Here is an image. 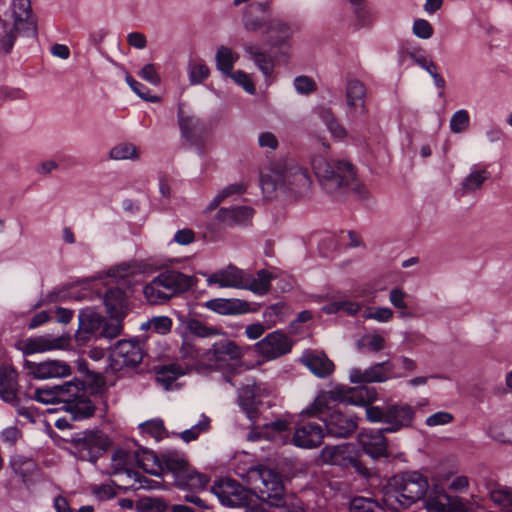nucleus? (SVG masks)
Segmentation results:
<instances>
[{"mask_svg": "<svg viewBox=\"0 0 512 512\" xmlns=\"http://www.w3.org/2000/svg\"><path fill=\"white\" fill-rule=\"evenodd\" d=\"M300 361L319 378L328 377L335 368L334 363L323 352L305 353Z\"/></svg>", "mask_w": 512, "mask_h": 512, "instance_id": "obj_24", "label": "nucleus"}, {"mask_svg": "<svg viewBox=\"0 0 512 512\" xmlns=\"http://www.w3.org/2000/svg\"><path fill=\"white\" fill-rule=\"evenodd\" d=\"M274 276L267 270L261 269L256 277L245 273V285L243 289H248L255 294L265 295L271 288V280Z\"/></svg>", "mask_w": 512, "mask_h": 512, "instance_id": "obj_38", "label": "nucleus"}, {"mask_svg": "<svg viewBox=\"0 0 512 512\" xmlns=\"http://www.w3.org/2000/svg\"><path fill=\"white\" fill-rule=\"evenodd\" d=\"M143 432L159 441L164 437L165 427L162 420H150L140 425Z\"/></svg>", "mask_w": 512, "mask_h": 512, "instance_id": "obj_59", "label": "nucleus"}, {"mask_svg": "<svg viewBox=\"0 0 512 512\" xmlns=\"http://www.w3.org/2000/svg\"><path fill=\"white\" fill-rule=\"evenodd\" d=\"M17 373L13 368L0 369V397L7 403H14L17 398Z\"/></svg>", "mask_w": 512, "mask_h": 512, "instance_id": "obj_35", "label": "nucleus"}, {"mask_svg": "<svg viewBox=\"0 0 512 512\" xmlns=\"http://www.w3.org/2000/svg\"><path fill=\"white\" fill-rule=\"evenodd\" d=\"M248 478L261 500L268 501L276 507H282L285 504L284 486L279 473L271 468L258 466L249 470Z\"/></svg>", "mask_w": 512, "mask_h": 512, "instance_id": "obj_6", "label": "nucleus"}, {"mask_svg": "<svg viewBox=\"0 0 512 512\" xmlns=\"http://www.w3.org/2000/svg\"><path fill=\"white\" fill-rule=\"evenodd\" d=\"M270 10L271 5L268 1L249 4L244 9L241 18L244 30L249 33L262 32L265 34L271 19L267 18L266 14H269Z\"/></svg>", "mask_w": 512, "mask_h": 512, "instance_id": "obj_11", "label": "nucleus"}, {"mask_svg": "<svg viewBox=\"0 0 512 512\" xmlns=\"http://www.w3.org/2000/svg\"><path fill=\"white\" fill-rule=\"evenodd\" d=\"M346 115L351 120H357L367 113L366 87L357 80H349L346 86Z\"/></svg>", "mask_w": 512, "mask_h": 512, "instance_id": "obj_13", "label": "nucleus"}, {"mask_svg": "<svg viewBox=\"0 0 512 512\" xmlns=\"http://www.w3.org/2000/svg\"><path fill=\"white\" fill-rule=\"evenodd\" d=\"M177 118L182 136L190 143H196L204 132L203 122L194 115H186L181 105L178 107Z\"/></svg>", "mask_w": 512, "mask_h": 512, "instance_id": "obj_25", "label": "nucleus"}, {"mask_svg": "<svg viewBox=\"0 0 512 512\" xmlns=\"http://www.w3.org/2000/svg\"><path fill=\"white\" fill-rule=\"evenodd\" d=\"M266 394V388L254 381L247 383L238 391L239 405L246 411L248 417L252 420L256 417L255 404L258 398Z\"/></svg>", "mask_w": 512, "mask_h": 512, "instance_id": "obj_23", "label": "nucleus"}, {"mask_svg": "<svg viewBox=\"0 0 512 512\" xmlns=\"http://www.w3.org/2000/svg\"><path fill=\"white\" fill-rule=\"evenodd\" d=\"M253 214L254 210L248 206L221 208L216 219L226 226L245 225L252 219Z\"/></svg>", "mask_w": 512, "mask_h": 512, "instance_id": "obj_29", "label": "nucleus"}, {"mask_svg": "<svg viewBox=\"0 0 512 512\" xmlns=\"http://www.w3.org/2000/svg\"><path fill=\"white\" fill-rule=\"evenodd\" d=\"M354 394L359 398V403L366 406L367 420L372 423L385 424L386 433H394L412 427L416 411L409 404L393 403L383 407L367 405L377 399V392L366 386L356 389Z\"/></svg>", "mask_w": 512, "mask_h": 512, "instance_id": "obj_4", "label": "nucleus"}, {"mask_svg": "<svg viewBox=\"0 0 512 512\" xmlns=\"http://www.w3.org/2000/svg\"><path fill=\"white\" fill-rule=\"evenodd\" d=\"M209 480L206 474L199 473L191 466H188V468L177 476L174 483L179 489L199 492L206 488Z\"/></svg>", "mask_w": 512, "mask_h": 512, "instance_id": "obj_26", "label": "nucleus"}, {"mask_svg": "<svg viewBox=\"0 0 512 512\" xmlns=\"http://www.w3.org/2000/svg\"><path fill=\"white\" fill-rule=\"evenodd\" d=\"M69 344L68 337L50 338L48 336H40L28 339L23 347L24 354H33L54 349H62Z\"/></svg>", "mask_w": 512, "mask_h": 512, "instance_id": "obj_28", "label": "nucleus"}, {"mask_svg": "<svg viewBox=\"0 0 512 512\" xmlns=\"http://www.w3.org/2000/svg\"><path fill=\"white\" fill-rule=\"evenodd\" d=\"M13 15L16 29H24L25 25L34 29V23L30 20V0H13Z\"/></svg>", "mask_w": 512, "mask_h": 512, "instance_id": "obj_41", "label": "nucleus"}, {"mask_svg": "<svg viewBox=\"0 0 512 512\" xmlns=\"http://www.w3.org/2000/svg\"><path fill=\"white\" fill-rule=\"evenodd\" d=\"M107 312L111 318H124L128 310V299L125 292L119 288L109 289L104 298Z\"/></svg>", "mask_w": 512, "mask_h": 512, "instance_id": "obj_33", "label": "nucleus"}, {"mask_svg": "<svg viewBox=\"0 0 512 512\" xmlns=\"http://www.w3.org/2000/svg\"><path fill=\"white\" fill-rule=\"evenodd\" d=\"M195 284V278L179 271L167 270L148 283L143 293L152 305L163 304L173 296L189 290Z\"/></svg>", "mask_w": 512, "mask_h": 512, "instance_id": "obj_5", "label": "nucleus"}, {"mask_svg": "<svg viewBox=\"0 0 512 512\" xmlns=\"http://www.w3.org/2000/svg\"><path fill=\"white\" fill-rule=\"evenodd\" d=\"M261 188L266 198L274 197L277 190L291 191L303 196L311 187V178L306 169L292 159H280L270 164L261 175Z\"/></svg>", "mask_w": 512, "mask_h": 512, "instance_id": "obj_3", "label": "nucleus"}, {"mask_svg": "<svg viewBox=\"0 0 512 512\" xmlns=\"http://www.w3.org/2000/svg\"><path fill=\"white\" fill-rule=\"evenodd\" d=\"M393 311L388 307H366L362 313V317L367 320H374L379 323L389 322L393 318Z\"/></svg>", "mask_w": 512, "mask_h": 512, "instance_id": "obj_48", "label": "nucleus"}, {"mask_svg": "<svg viewBox=\"0 0 512 512\" xmlns=\"http://www.w3.org/2000/svg\"><path fill=\"white\" fill-rule=\"evenodd\" d=\"M134 457L138 466L145 472L157 476L164 473L162 457L159 458L154 452L149 450H138L134 453Z\"/></svg>", "mask_w": 512, "mask_h": 512, "instance_id": "obj_37", "label": "nucleus"}, {"mask_svg": "<svg viewBox=\"0 0 512 512\" xmlns=\"http://www.w3.org/2000/svg\"><path fill=\"white\" fill-rule=\"evenodd\" d=\"M209 480L206 474L199 473L191 466H188V468L177 476L174 483L179 489L199 492L206 488Z\"/></svg>", "mask_w": 512, "mask_h": 512, "instance_id": "obj_27", "label": "nucleus"}, {"mask_svg": "<svg viewBox=\"0 0 512 512\" xmlns=\"http://www.w3.org/2000/svg\"><path fill=\"white\" fill-rule=\"evenodd\" d=\"M127 454L122 450H118L112 457V469L113 474H126L129 479H133L134 483L130 485L134 490L138 489H157L160 487V483L154 480H150L140 473L130 470L126 467Z\"/></svg>", "mask_w": 512, "mask_h": 512, "instance_id": "obj_16", "label": "nucleus"}, {"mask_svg": "<svg viewBox=\"0 0 512 512\" xmlns=\"http://www.w3.org/2000/svg\"><path fill=\"white\" fill-rule=\"evenodd\" d=\"M422 499L427 512H466L459 497L449 496L439 486L429 490L427 477L418 471L393 476L384 493V504L391 510L408 508Z\"/></svg>", "mask_w": 512, "mask_h": 512, "instance_id": "obj_1", "label": "nucleus"}, {"mask_svg": "<svg viewBox=\"0 0 512 512\" xmlns=\"http://www.w3.org/2000/svg\"><path fill=\"white\" fill-rule=\"evenodd\" d=\"M238 58L239 55L234 53L232 49L221 46L216 52V66L226 76L230 75Z\"/></svg>", "mask_w": 512, "mask_h": 512, "instance_id": "obj_44", "label": "nucleus"}, {"mask_svg": "<svg viewBox=\"0 0 512 512\" xmlns=\"http://www.w3.org/2000/svg\"><path fill=\"white\" fill-rule=\"evenodd\" d=\"M179 353L187 368L207 369L206 350H199L191 340L183 341Z\"/></svg>", "mask_w": 512, "mask_h": 512, "instance_id": "obj_32", "label": "nucleus"}, {"mask_svg": "<svg viewBox=\"0 0 512 512\" xmlns=\"http://www.w3.org/2000/svg\"><path fill=\"white\" fill-rule=\"evenodd\" d=\"M109 156L114 160H136L139 158L136 146L131 143H120L114 146L110 150Z\"/></svg>", "mask_w": 512, "mask_h": 512, "instance_id": "obj_47", "label": "nucleus"}, {"mask_svg": "<svg viewBox=\"0 0 512 512\" xmlns=\"http://www.w3.org/2000/svg\"><path fill=\"white\" fill-rule=\"evenodd\" d=\"M242 355V349L235 342L227 339L220 340L206 350L207 369L229 360H238Z\"/></svg>", "mask_w": 512, "mask_h": 512, "instance_id": "obj_15", "label": "nucleus"}, {"mask_svg": "<svg viewBox=\"0 0 512 512\" xmlns=\"http://www.w3.org/2000/svg\"><path fill=\"white\" fill-rule=\"evenodd\" d=\"M166 502L157 497H146L140 500L138 508L141 512H164L167 509Z\"/></svg>", "mask_w": 512, "mask_h": 512, "instance_id": "obj_54", "label": "nucleus"}, {"mask_svg": "<svg viewBox=\"0 0 512 512\" xmlns=\"http://www.w3.org/2000/svg\"><path fill=\"white\" fill-rule=\"evenodd\" d=\"M346 451L345 445L326 446L322 449L321 456L327 463L338 464Z\"/></svg>", "mask_w": 512, "mask_h": 512, "instance_id": "obj_56", "label": "nucleus"}, {"mask_svg": "<svg viewBox=\"0 0 512 512\" xmlns=\"http://www.w3.org/2000/svg\"><path fill=\"white\" fill-rule=\"evenodd\" d=\"M147 326L159 334H166L171 330L172 320L167 316L153 317Z\"/></svg>", "mask_w": 512, "mask_h": 512, "instance_id": "obj_60", "label": "nucleus"}, {"mask_svg": "<svg viewBox=\"0 0 512 512\" xmlns=\"http://www.w3.org/2000/svg\"><path fill=\"white\" fill-rule=\"evenodd\" d=\"M209 427L210 419L203 415L196 425L181 432L180 437L184 442L189 443L196 440L202 432L208 431Z\"/></svg>", "mask_w": 512, "mask_h": 512, "instance_id": "obj_51", "label": "nucleus"}, {"mask_svg": "<svg viewBox=\"0 0 512 512\" xmlns=\"http://www.w3.org/2000/svg\"><path fill=\"white\" fill-rule=\"evenodd\" d=\"M212 492L223 505L228 507L248 506L252 497L250 490L236 480L228 478L215 483Z\"/></svg>", "mask_w": 512, "mask_h": 512, "instance_id": "obj_10", "label": "nucleus"}, {"mask_svg": "<svg viewBox=\"0 0 512 512\" xmlns=\"http://www.w3.org/2000/svg\"><path fill=\"white\" fill-rule=\"evenodd\" d=\"M324 436L322 425L316 422H307L296 428L293 443L301 448H315L322 443Z\"/></svg>", "mask_w": 512, "mask_h": 512, "instance_id": "obj_20", "label": "nucleus"}, {"mask_svg": "<svg viewBox=\"0 0 512 512\" xmlns=\"http://www.w3.org/2000/svg\"><path fill=\"white\" fill-rule=\"evenodd\" d=\"M123 318H111L109 322H106L102 325L101 335L105 338H115L120 335L122 331V323L121 320Z\"/></svg>", "mask_w": 512, "mask_h": 512, "instance_id": "obj_61", "label": "nucleus"}, {"mask_svg": "<svg viewBox=\"0 0 512 512\" xmlns=\"http://www.w3.org/2000/svg\"><path fill=\"white\" fill-rule=\"evenodd\" d=\"M243 49L248 58L253 60L258 69L266 76H270L274 69V60L259 44L245 43Z\"/></svg>", "mask_w": 512, "mask_h": 512, "instance_id": "obj_31", "label": "nucleus"}, {"mask_svg": "<svg viewBox=\"0 0 512 512\" xmlns=\"http://www.w3.org/2000/svg\"><path fill=\"white\" fill-rule=\"evenodd\" d=\"M143 345L138 340H119L110 350L111 367L119 371L124 367H135L143 359Z\"/></svg>", "mask_w": 512, "mask_h": 512, "instance_id": "obj_9", "label": "nucleus"}, {"mask_svg": "<svg viewBox=\"0 0 512 512\" xmlns=\"http://www.w3.org/2000/svg\"><path fill=\"white\" fill-rule=\"evenodd\" d=\"M405 298H406V293L399 288H394L389 293L390 303L395 308L400 310L399 316L401 318L413 317V314L407 310L408 306L405 301Z\"/></svg>", "mask_w": 512, "mask_h": 512, "instance_id": "obj_50", "label": "nucleus"}, {"mask_svg": "<svg viewBox=\"0 0 512 512\" xmlns=\"http://www.w3.org/2000/svg\"><path fill=\"white\" fill-rule=\"evenodd\" d=\"M58 402L65 404L66 411L77 420L90 417L95 407L87 394L86 385L79 379L57 385Z\"/></svg>", "mask_w": 512, "mask_h": 512, "instance_id": "obj_7", "label": "nucleus"}, {"mask_svg": "<svg viewBox=\"0 0 512 512\" xmlns=\"http://www.w3.org/2000/svg\"><path fill=\"white\" fill-rule=\"evenodd\" d=\"M139 76L154 86H158L161 82L160 75L158 74L154 64L145 65L141 69Z\"/></svg>", "mask_w": 512, "mask_h": 512, "instance_id": "obj_63", "label": "nucleus"}, {"mask_svg": "<svg viewBox=\"0 0 512 512\" xmlns=\"http://www.w3.org/2000/svg\"><path fill=\"white\" fill-rule=\"evenodd\" d=\"M209 286L217 284L222 288H244L245 272L236 266L229 265L207 277Z\"/></svg>", "mask_w": 512, "mask_h": 512, "instance_id": "obj_21", "label": "nucleus"}, {"mask_svg": "<svg viewBox=\"0 0 512 512\" xmlns=\"http://www.w3.org/2000/svg\"><path fill=\"white\" fill-rule=\"evenodd\" d=\"M11 467L13 471L22 478L24 483L29 482L32 476L37 472L36 462L24 456H14L11 459Z\"/></svg>", "mask_w": 512, "mask_h": 512, "instance_id": "obj_40", "label": "nucleus"}, {"mask_svg": "<svg viewBox=\"0 0 512 512\" xmlns=\"http://www.w3.org/2000/svg\"><path fill=\"white\" fill-rule=\"evenodd\" d=\"M489 497L495 505L511 512L512 488L496 484L489 489Z\"/></svg>", "mask_w": 512, "mask_h": 512, "instance_id": "obj_43", "label": "nucleus"}, {"mask_svg": "<svg viewBox=\"0 0 512 512\" xmlns=\"http://www.w3.org/2000/svg\"><path fill=\"white\" fill-rule=\"evenodd\" d=\"M490 178V172L487 167L474 165L470 173L461 182L462 194H470L480 190L485 181Z\"/></svg>", "mask_w": 512, "mask_h": 512, "instance_id": "obj_36", "label": "nucleus"}, {"mask_svg": "<svg viewBox=\"0 0 512 512\" xmlns=\"http://www.w3.org/2000/svg\"><path fill=\"white\" fill-rule=\"evenodd\" d=\"M469 122L468 112L464 109L458 110L450 119V129L454 133H462L468 128Z\"/></svg>", "mask_w": 512, "mask_h": 512, "instance_id": "obj_55", "label": "nucleus"}, {"mask_svg": "<svg viewBox=\"0 0 512 512\" xmlns=\"http://www.w3.org/2000/svg\"><path fill=\"white\" fill-rule=\"evenodd\" d=\"M356 345L361 351L379 352L385 348V339L379 334L365 335Z\"/></svg>", "mask_w": 512, "mask_h": 512, "instance_id": "obj_49", "label": "nucleus"}, {"mask_svg": "<svg viewBox=\"0 0 512 512\" xmlns=\"http://www.w3.org/2000/svg\"><path fill=\"white\" fill-rule=\"evenodd\" d=\"M162 466L164 472H170L176 480L177 476L188 468L189 464L183 455L177 452H168L162 455Z\"/></svg>", "mask_w": 512, "mask_h": 512, "instance_id": "obj_42", "label": "nucleus"}, {"mask_svg": "<svg viewBox=\"0 0 512 512\" xmlns=\"http://www.w3.org/2000/svg\"><path fill=\"white\" fill-rule=\"evenodd\" d=\"M185 373V369L180 364L172 363L160 366L156 370V379L165 389H169L170 386Z\"/></svg>", "mask_w": 512, "mask_h": 512, "instance_id": "obj_39", "label": "nucleus"}, {"mask_svg": "<svg viewBox=\"0 0 512 512\" xmlns=\"http://www.w3.org/2000/svg\"><path fill=\"white\" fill-rule=\"evenodd\" d=\"M311 165L322 188L333 196L348 192L365 198L368 190L356 177L353 165L345 160L327 161L322 156H314Z\"/></svg>", "mask_w": 512, "mask_h": 512, "instance_id": "obj_2", "label": "nucleus"}, {"mask_svg": "<svg viewBox=\"0 0 512 512\" xmlns=\"http://www.w3.org/2000/svg\"><path fill=\"white\" fill-rule=\"evenodd\" d=\"M209 68L203 61H194L189 64V81L196 85L202 83L209 76Z\"/></svg>", "mask_w": 512, "mask_h": 512, "instance_id": "obj_52", "label": "nucleus"}, {"mask_svg": "<svg viewBox=\"0 0 512 512\" xmlns=\"http://www.w3.org/2000/svg\"><path fill=\"white\" fill-rule=\"evenodd\" d=\"M349 512H385V509L372 498L356 496L350 501Z\"/></svg>", "mask_w": 512, "mask_h": 512, "instance_id": "obj_45", "label": "nucleus"}, {"mask_svg": "<svg viewBox=\"0 0 512 512\" xmlns=\"http://www.w3.org/2000/svg\"><path fill=\"white\" fill-rule=\"evenodd\" d=\"M57 385L52 387L37 388L34 392L33 398L38 402L50 404L58 402Z\"/></svg>", "mask_w": 512, "mask_h": 512, "instance_id": "obj_58", "label": "nucleus"}, {"mask_svg": "<svg viewBox=\"0 0 512 512\" xmlns=\"http://www.w3.org/2000/svg\"><path fill=\"white\" fill-rule=\"evenodd\" d=\"M393 370V364L390 361L376 363L368 369L361 370L353 368L349 372L351 383H381L388 379L387 374Z\"/></svg>", "mask_w": 512, "mask_h": 512, "instance_id": "obj_18", "label": "nucleus"}, {"mask_svg": "<svg viewBox=\"0 0 512 512\" xmlns=\"http://www.w3.org/2000/svg\"><path fill=\"white\" fill-rule=\"evenodd\" d=\"M130 88L143 100L148 102H158L159 97L150 94V90L146 88L142 83L136 81L131 75H126L125 78Z\"/></svg>", "mask_w": 512, "mask_h": 512, "instance_id": "obj_53", "label": "nucleus"}, {"mask_svg": "<svg viewBox=\"0 0 512 512\" xmlns=\"http://www.w3.org/2000/svg\"><path fill=\"white\" fill-rule=\"evenodd\" d=\"M205 307L221 315H238L249 310V304L240 299L215 298L207 301Z\"/></svg>", "mask_w": 512, "mask_h": 512, "instance_id": "obj_30", "label": "nucleus"}, {"mask_svg": "<svg viewBox=\"0 0 512 512\" xmlns=\"http://www.w3.org/2000/svg\"><path fill=\"white\" fill-rule=\"evenodd\" d=\"M70 444L74 454L83 461L96 462L110 445L105 433L100 430H86L75 433Z\"/></svg>", "mask_w": 512, "mask_h": 512, "instance_id": "obj_8", "label": "nucleus"}, {"mask_svg": "<svg viewBox=\"0 0 512 512\" xmlns=\"http://www.w3.org/2000/svg\"><path fill=\"white\" fill-rule=\"evenodd\" d=\"M265 35H267V44L269 46L281 48L287 45L293 37V29L288 22L280 18H271Z\"/></svg>", "mask_w": 512, "mask_h": 512, "instance_id": "obj_22", "label": "nucleus"}, {"mask_svg": "<svg viewBox=\"0 0 512 512\" xmlns=\"http://www.w3.org/2000/svg\"><path fill=\"white\" fill-rule=\"evenodd\" d=\"M24 368L29 375L41 380L66 377L72 372L71 367L60 360H49L40 363L25 360Z\"/></svg>", "mask_w": 512, "mask_h": 512, "instance_id": "obj_14", "label": "nucleus"}, {"mask_svg": "<svg viewBox=\"0 0 512 512\" xmlns=\"http://www.w3.org/2000/svg\"><path fill=\"white\" fill-rule=\"evenodd\" d=\"M256 351L266 359H276L291 351L292 341L281 331L269 333L255 344Z\"/></svg>", "mask_w": 512, "mask_h": 512, "instance_id": "obj_12", "label": "nucleus"}, {"mask_svg": "<svg viewBox=\"0 0 512 512\" xmlns=\"http://www.w3.org/2000/svg\"><path fill=\"white\" fill-rule=\"evenodd\" d=\"M353 13L360 27L371 26L376 19L375 13L367 9L364 4L353 7Z\"/></svg>", "mask_w": 512, "mask_h": 512, "instance_id": "obj_57", "label": "nucleus"}, {"mask_svg": "<svg viewBox=\"0 0 512 512\" xmlns=\"http://www.w3.org/2000/svg\"><path fill=\"white\" fill-rule=\"evenodd\" d=\"M186 329L193 335L208 338L221 334V329L213 326H208L198 319H189L186 322Z\"/></svg>", "mask_w": 512, "mask_h": 512, "instance_id": "obj_46", "label": "nucleus"}, {"mask_svg": "<svg viewBox=\"0 0 512 512\" xmlns=\"http://www.w3.org/2000/svg\"><path fill=\"white\" fill-rule=\"evenodd\" d=\"M79 328L76 332L78 340H86L88 335L98 331L104 322L100 314L92 310L81 311L78 315Z\"/></svg>", "mask_w": 512, "mask_h": 512, "instance_id": "obj_34", "label": "nucleus"}, {"mask_svg": "<svg viewBox=\"0 0 512 512\" xmlns=\"http://www.w3.org/2000/svg\"><path fill=\"white\" fill-rule=\"evenodd\" d=\"M413 32L419 38L428 39L433 34V28L427 20L418 19L413 24Z\"/></svg>", "mask_w": 512, "mask_h": 512, "instance_id": "obj_64", "label": "nucleus"}, {"mask_svg": "<svg viewBox=\"0 0 512 512\" xmlns=\"http://www.w3.org/2000/svg\"><path fill=\"white\" fill-rule=\"evenodd\" d=\"M385 430H364L359 433L358 440L367 455L373 459L386 457L387 440L384 436Z\"/></svg>", "mask_w": 512, "mask_h": 512, "instance_id": "obj_19", "label": "nucleus"}, {"mask_svg": "<svg viewBox=\"0 0 512 512\" xmlns=\"http://www.w3.org/2000/svg\"><path fill=\"white\" fill-rule=\"evenodd\" d=\"M14 27L8 28L6 24H3L4 35L0 37V52L9 53L14 45L16 34Z\"/></svg>", "mask_w": 512, "mask_h": 512, "instance_id": "obj_62", "label": "nucleus"}, {"mask_svg": "<svg viewBox=\"0 0 512 512\" xmlns=\"http://www.w3.org/2000/svg\"><path fill=\"white\" fill-rule=\"evenodd\" d=\"M357 417L340 411H333L324 420L326 434L335 438H347L357 429Z\"/></svg>", "mask_w": 512, "mask_h": 512, "instance_id": "obj_17", "label": "nucleus"}]
</instances>
